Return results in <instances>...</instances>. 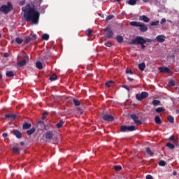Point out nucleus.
I'll return each mask as SVG.
<instances>
[{
  "mask_svg": "<svg viewBox=\"0 0 179 179\" xmlns=\"http://www.w3.org/2000/svg\"><path fill=\"white\" fill-rule=\"evenodd\" d=\"M114 169L116 170V171H120L122 168L120 166H115Z\"/></svg>",
  "mask_w": 179,
  "mask_h": 179,
  "instance_id": "79ce46f5",
  "label": "nucleus"
},
{
  "mask_svg": "<svg viewBox=\"0 0 179 179\" xmlns=\"http://www.w3.org/2000/svg\"><path fill=\"white\" fill-rule=\"evenodd\" d=\"M47 114L48 113H44L42 115V120H45L47 118Z\"/></svg>",
  "mask_w": 179,
  "mask_h": 179,
  "instance_id": "49530a36",
  "label": "nucleus"
},
{
  "mask_svg": "<svg viewBox=\"0 0 179 179\" xmlns=\"http://www.w3.org/2000/svg\"><path fill=\"white\" fill-rule=\"evenodd\" d=\"M145 152L147 154L149 155V156L153 157L155 156V153H153V152H152V150H150V148H147L145 150Z\"/></svg>",
  "mask_w": 179,
  "mask_h": 179,
  "instance_id": "412c9836",
  "label": "nucleus"
},
{
  "mask_svg": "<svg viewBox=\"0 0 179 179\" xmlns=\"http://www.w3.org/2000/svg\"><path fill=\"white\" fill-rule=\"evenodd\" d=\"M145 68H146V64H145V62H142L138 64V69H140V71H145Z\"/></svg>",
  "mask_w": 179,
  "mask_h": 179,
  "instance_id": "6ab92c4d",
  "label": "nucleus"
},
{
  "mask_svg": "<svg viewBox=\"0 0 179 179\" xmlns=\"http://www.w3.org/2000/svg\"><path fill=\"white\" fill-rule=\"evenodd\" d=\"M114 36V32L113 31L109 30L106 35L105 36V38H113V36Z\"/></svg>",
  "mask_w": 179,
  "mask_h": 179,
  "instance_id": "f3484780",
  "label": "nucleus"
},
{
  "mask_svg": "<svg viewBox=\"0 0 179 179\" xmlns=\"http://www.w3.org/2000/svg\"><path fill=\"white\" fill-rule=\"evenodd\" d=\"M2 79V74L0 73V80Z\"/></svg>",
  "mask_w": 179,
  "mask_h": 179,
  "instance_id": "0e129e2a",
  "label": "nucleus"
},
{
  "mask_svg": "<svg viewBox=\"0 0 179 179\" xmlns=\"http://www.w3.org/2000/svg\"><path fill=\"white\" fill-rule=\"evenodd\" d=\"M146 179H153V176H152V175H147Z\"/></svg>",
  "mask_w": 179,
  "mask_h": 179,
  "instance_id": "09e8293b",
  "label": "nucleus"
},
{
  "mask_svg": "<svg viewBox=\"0 0 179 179\" xmlns=\"http://www.w3.org/2000/svg\"><path fill=\"white\" fill-rule=\"evenodd\" d=\"M168 120L169 121V122H171V124H174V117L173 116L169 115Z\"/></svg>",
  "mask_w": 179,
  "mask_h": 179,
  "instance_id": "72a5a7b5",
  "label": "nucleus"
},
{
  "mask_svg": "<svg viewBox=\"0 0 179 179\" xmlns=\"http://www.w3.org/2000/svg\"><path fill=\"white\" fill-rule=\"evenodd\" d=\"M105 31H110V28L106 27L103 29Z\"/></svg>",
  "mask_w": 179,
  "mask_h": 179,
  "instance_id": "bf43d9fd",
  "label": "nucleus"
},
{
  "mask_svg": "<svg viewBox=\"0 0 179 179\" xmlns=\"http://www.w3.org/2000/svg\"><path fill=\"white\" fill-rule=\"evenodd\" d=\"M159 23H160V22L159 20H157V21L150 22V25L151 26H159Z\"/></svg>",
  "mask_w": 179,
  "mask_h": 179,
  "instance_id": "e433bc0d",
  "label": "nucleus"
},
{
  "mask_svg": "<svg viewBox=\"0 0 179 179\" xmlns=\"http://www.w3.org/2000/svg\"><path fill=\"white\" fill-rule=\"evenodd\" d=\"M20 145H21V146H24V143L21 142V143H20Z\"/></svg>",
  "mask_w": 179,
  "mask_h": 179,
  "instance_id": "680f3d73",
  "label": "nucleus"
},
{
  "mask_svg": "<svg viewBox=\"0 0 179 179\" xmlns=\"http://www.w3.org/2000/svg\"><path fill=\"white\" fill-rule=\"evenodd\" d=\"M22 10L24 12V17H25L27 22H31L34 24L38 23L40 12L36 10L34 5L27 4L22 8Z\"/></svg>",
  "mask_w": 179,
  "mask_h": 179,
  "instance_id": "f257e3e1",
  "label": "nucleus"
},
{
  "mask_svg": "<svg viewBox=\"0 0 179 179\" xmlns=\"http://www.w3.org/2000/svg\"><path fill=\"white\" fill-rule=\"evenodd\" d=\"M160 23L161 24H163V23H166V18H162Z\"/></svg>",
  "mask_w": 179,
  "mask_h": 179,
  "instance_id": "864d4df0",
  "label": "nucleus"
},
{
  "mask_svg": "<svg viewBox=\"0 0 179 179\" xmlns=\"http://www.w3.org/2000/svg\"><path fill=\"white\" fill-rule=\"evenodd\" d=\"M169 86H176V83L174 82V80H171L169 82Z\"/></svg>",
  "mask_w": 179,
  "mask_h": 179,
  "instance_id": "ea45409f",
  "label": "nucleus"
},
{
  "mask_svg": "<svg viewBox=\"0 0 179 179\" xmlns=\"http://www.w3.org/2000/svg\"><path fill=\"white\" fill-rule=\"evenodd\" d=\"M116 40L117 41V43H123L124 42V38L120 35H118L117 37H116Z\"/></svg>",
  "mask_w": 179,
  "mask_h": 179,
  "instance_id": "bb28decb",
  "label": "nucleus"
},
{
  "mask_svg": "<svg viewBox=\"0 0 179 179\" xmlns=\"http://www.w3.org/2000/svg\"><path fill=\"white\" fill-rule=\"evenodd\" d=\"M136 127L134 125L131 126H121L120 127V131L121 132H133V131H136Z\"/></svg>",
  "mask_w": 179,
  "mask_h": 179,
  "instance_id": "39448f33",
  "label": "nucleus"
},
{
  "mask_svg": "<svg viewBox=\"0 0 179 179\" xmlns=\"http://www.w3.org/2000/svg\"><path fill=\"white\" fill-rule=\"evenodd\" d=\"M154 40L158 43H164V41H166V36L164 35H158Z\"/></svg>",
  "mask_w": 179,
  "mask_h": 179,
  "instance_id": "9b49d317",
  "label": "nucleus"
},
{
  "mask_svg": "<svg viewBox=\"0 0 179 179\" xmlns=\"http://www.w3.org/2000/svg\"><path fill=\"white\" fill-rule=\"evenodd\" d=\"M57 75L53 74L50 77V80H51L52 82L54 80H57Z\"/></svg>",
  "mask_w": 179,
  "mask_h": 179,
  "instance_id": "c9c22d12",
  "label": "nucleus"
},
{
  "mask_svg": "<svg viewBox=\"0 0 179 179\" xmlns=\"http://www.w3.org/2000/svg\"><path fill=\"white\" fill-rule=\"evenodd\" d=\"M36 38H37L36 34H31L30 36L25 37L24 41L26 44H28V43H30V41H34Z\"/></svg>",
  "mask_w": 179,
  "mask_h": 179,
  "instance_id": "0eeeda50",
  "label": "nucleus"
},
{
  "mask_svg": "<svg viewBox=\"0 0 179 179\" xmlns=\"http://www.w3.org/2000/svg\"><path fill=\"white\" fill-rule=\"evenodd\" d=\"M6 76L7 78H13V76H15V73H13V71H8L6 73Z\"/></svg>",
  "mask_w": 179,
  "mask_h": 179,
  "instance_id": "a878e982",
  "label": "nucleus"
},
{
  "mask_svg": "<svg viewBox=\"0 0 179 179\" xmlns=\"http://www.w3.org/2000/svg\"><path fill=\"white\" fill-rule=\"evenodd\" d=\"M49 39H50V35H48L47 34H44L42 35V40L48 41Z\"/></svg>",
  "mask_w": 179,
  "mask_h": 179,
  "instance_id": "c756f323",
  "label": "nucleus"
},
{
  "mask_svg": "<svg viewBox=\"0 0 179 179\" xmlns=\"http://www.w3.org/2000/svg\"><path fill=\"white\" fill-rule=\"evenodd\" d=\"M13 134L18 139H20V138H22V133H20V131H19V130H14L13 131Z\"/></svg>",
  "mask_w": 179,
  "mask_h": 179,
  "instance_id": "dca6fc26",
  "label": "nucleus"
},
{
  "mask_svg": "<svg viewBox=\"0 0 179 179\" xmlns=\"http://www.w3.org/2000/svg\"><path fill=\"white\" fill-rule=\"evenodd\" d=\"M36 132V127H32L31 129H30L29 130L27 131V135H28L29 136H30V135H33V133Z\"/></svg>",
  "mask_w": 179,
  "mask_h": 179,
  "instance_id": "aec40b11",
  "label": "nucleus"
},
{
  "mask_svg": "<svg viewBox=\"0 0 179 179\" xmlns=\"http://www.w3.org/2000/svg\"><path fill=\"white\" fill-rule=\"evenodd\" d=\"M116 2H118V3H120V2H121V0H116Z\"/></svg>",
  "mask_w": 179,
  "mask_h": 179,
  "instance_id": "69168bd1",
  "label": "nucleus"
},
{
  "mask_svg": "<svg viewBox=\"0 0 179 179\" xmlns=\"http://www.w3.org/2000/svg\"><path fill=\"white\" fill-rule=\"evenodd\" d=\"M31 128V124L24 123L23 124V129H30Z\"/></svg>",
  "mask_w": 179,
  "mask_h": 179,
  "instance_id": "393cba45",
  "label": "nucleus"
},
{
  "mask_svg": "<svg viewBox=\"0 0 179 179\" xmlns=\"http://www.w3.org/2000/svg\"><path fill=\"white\" fill-rule=\"evenodd\" d=\"M139 38H140V40L142 41V42H141V43L142 44V43H152V42H153V43H155V41H156V40H152V39H150V38H146V39H145L143 37H142V36H138Z\"/></svg>",
  "mask_w": 179,
  "mask_h": 179,
  "instance_id": "4468645a",
  "label": "nucleus"
},
{
  "mask_svg": "<svg viewBox=\"0 0 179 179\" xmlns=\"http://www.w3.org/2000/svg\"><path fill=\"white\" fill-rule=\"evenodd\" d=\"M174 139H176V137H174V136H171V137H169V141H174Z\"/></svg>",
  "mask_w": 179,
  "mask_h": 179,
  "instance_id": "603ef678",
  "label": "nucleus"
},
{
  "mask_svg": "<svg viewBox=\"0 0 179 179\" xmlns=\"http://www.w3.org/2000/svg\"><path fill=\"white\" fill-rule=\"evenodd\" d=\"M155 124H157V125H160V124H162V120L160 119V117L155 116Z\"/></svg>",
  "mask_w": 179,
  "mask_h": 179,
  "instance_id": "4be33fe9",
  "label": "nucleus"
},
{
  "mask_svg": "<svg viewBox=\"0 0 179 179\" xmlns=\"http://www.w3.org/2000/svg\"><path fill=\"white\" fill-rule=\"evenodd\" d=\"M126 73H129L130 75H134V72L132 71V70H129V69H127L126 70Z\"/></svg>",
  "mask_w": 179,
  "mask_h": 179,
  "instance_id": "a18cd8bd",
  "label": "nucleus"
},
{
  "mask_svg": "<svg viewBox=\"0 0 179 179\" xmlns=\"http://www.w3.org/2000/svg\"><path fill=\"white\" fill-rule=\"evenodd\" d=\"M45 139H48V141H51V139H52V138H54V132L52 131H47L45 134Z\"/></svg>",
  "mask_w": 179,
  "mask_h": 179,
  "instance_id": "f8f14e48",
  "label": "nucleus"
},
{
  "mask_svg": "<svg viewBox=\"0 0 179 179\" xmlns=\"http://www.w3.org/2000/svg\"><path fill=\"white\" fill-rule=\"evenodd\" d=\"M2 136H3V138H6L8 136V134L7 133H3Z\"/></svg>",
  "mask_w": 179,
  "mask_h": 179,
  "instance_id": "6e6d98bb",
  "label": "nucleus"
},
{
  "mask_svg": "<svg viewBox=\"0 0 179 179\" xmlns=\"http://www.w3.org/2000/svg\"><path fill=\"white\" fill-rule=\"evenodd\" d=\"M114 17V15H108L106 18V22H108V20H111Z\"/></svg>",
  "mask_w": 179,
  "mask_h": 179,
  "instance_id": "4c0bfd02",
  "label": "nucleus"
},
{
  "mask_svg": "<svg viewBox=\"0 0 179 179\" xmlns=\"http://www.w3.org/2000/svg\"><path fill=\"white\" fill-rule=\"evenodd\" d=\"M159 166H161L162 167H164V166H166V162L164 160H161L159 162Z\"/></svg>",
  "mask_w": 179,
  "mask_h": 179,
  "instance_id": "58836bf2",
  "label": "nucleus"
},
{
  "mask_svg": "<svg viewBox=\"0 0 179 179\" xmlns=\"http://www.w3.org/2000/svg\"><path fill=\"white\" fill-rule=\"evenodd\" d=\"M142 43V41H141V38L139 36H137L135 39L132 40L131 42H129V44H134L137 45H141V48L144 50V48H146V44L145 43Z\"/></svg>",
  "mask_w": 179,
  "mask_h": 179,
  "instance_id": "20e7f679",
  "label": "nucleus"
},
{
  "mask_svg": "<svg viewBox=\"0 0 179 179\" xmlns=\"http://www.w3.org/2000/svg\"><path fill=\"white\" fill-rule=\"evenodd\" d=\"M156 113H163L164 111V108L163 107H159L155 109Z\"/></svg>",
  "mask_w": 179,
  "mask_h": 179,
  "instance_id": "473e14b6",
  "label": "nucleus"
},
{
  "mask_svg": "<svg viewBox=\"0 0 179 179\" xmlns=\"http://www.w3.org/2000/svg\"><path fill=\"white\" fill-rule=\"evenodd\" d=\"M62 125H64V121L60 120L59 123L56 124L57 128H62Z\"/></svg>",
  "mask_w": 179,
  "mask_h": 179,
  "instance_id": "f704fd0d",
  "label": "nucleus"
},
{
  "mask_svg": "<svg viewBox=\"0 0 179 179\" xmlns=\"http://www.w3.org/2000/svg\"><path fill=\"white\" fill-rule=\"evenodd\" d=\"M13 152H19V148L14 147V148H13Z\"/></svg>",
  "mask_w": 179,
  "mask_h": 179,
  "instance_id": "3c124183",
  "label": "nucleus"
},
{
  "mask_svg": "<svg viewBox=\"0 0 179 179\" xmlns=\"http://www.w3.org/2000/svg\"><path fill=\"white\" fill-rule=\"evenodd\" d=\"M13 9V6L10 2H8V5H3L0 7V12H3L5 15H8L10 10Z\"/></svg>",
  "mask_w": 179,
  "mask_h": 179,
  "instance_id": "7ed1b4c3",
  "label": "nucleus"
},
{
  "mask_svg": "<svg viewBox=\"0 0 179 179\" xmlns=\"http://www.w3.org/2000/svg\"><path fill=\"white\" fill-rule=\"evenodd\" d=\"M152 104L154 105V106H160V104H161V102H160V101L159 100H154V101H152Z\"/></svg>",
  "mask_w": 179,
  "mask_h": 179,
  "instance_id": "2f4dec72",
  "label": "nucleus"
},
{
  "mask_svg": "<svg viewBox=\"0 0 179 179\" xmlns=\"http://www.w3.org/2000/svg\"><path fill=\"white\" fill-rule=\"evenodd\" d=\"M27 61H29V56H24L23 59L21 62H18L17 65H18V66H24Z\"/></svg>",
  "mask_w": 179,
  "mask_h": 179,
  "instance_id": "1a4fd4ad",
  "label": "nucleus"
},
{
  "mask_svg": "<svg viewBox=\"0 0 179 179\" xmlns=\"http://www.w3.org/2000/svg\"><path fill=\"white\" fill-rule=\"evenodd\" d=\"M105 45L106 47H111L113 45V44L110 42L108 41V42L105 43Z\"/></svg>",
  "mask_w": 179,
  "mask_h": 179,
  "instance_id": "c03bdc74",
  "label": "nucleus"
},
{
  "mask_svg": "<svg viewBox=\"0 0 179 179\" xmlns=\"http://www.w3.org/2000/svg\"><path fill=\"white\" fill-rule=\"evenodd\" d=\"M176 174H177V171H175L173 172V176H176Z\"/></svg>",
  "mask_w": 179,
  "mask_h": 179,
  "instance_id": "052dcab7",
  "label": "nucleus"
},
{
  "mask_svg": "<svg viewBox=\"0 0 179 179\" xmlns=\"http://www.w3.org/2000/svg\"><path fill=\"white\" fill-rule=\"evenodd\" d=\"M130 117L131 118V120H133V121L135 122V124H136L137 125H139L141 124H142V122L141 120H138V117L136 116V115L135 114H131L130 115Z\"/></svg>",
  "mask_w": 179,
  "mask_h": 179,
  "instance_id": "6e6552de",
  "label": "nucleus"
},
{
  "mask_svg": "<svg viewBox=\"0 0 179 179\" xmlns=\"http://www.w3.org/2000/svg\"><path fill=\"white\" fill-rule=\"evenodd\" d=\"M113 83H114V82L113 81H108L106 83V86H107V87H110V86H111V85H113Z\"/></svg>",
  "mask_w": 179,
  "mask_h": 179,
  "instance_id": "a19ab883",
  "label": "nucleus"
},
{
  "mask_svg": "<svg viewBox=\"0 0 179 179\" xmlns=\"http://www.w3.org/2000/svg\"><path fill=\"white\" fill-rule=\"evenodd\" d=\"M130 26H133V27H139V30L141 31V33L148 31V26H146V24H145L143 22L132 21L130 22Z\"/></svg>",
  "mask_w": 179,
  "mask_h": 179,
  "instance_id": "f03ea898",
  "label": "nucleus"
},
{
  "mask_svg": "<svg viewBox=\"0 0 179 179\" xmlns=\"http://www.w3.org/2000/svg\"><path fill=\"white\" fill-rule=\"evenodd\" d=\"M139 20L144 22L145 23H149V22H150V18L146 15H141L139 17Z\"/></svg>",
  "mask_w": 179,
  "mask_h": 179,
  "instance_id": "2eb2a0df",
  "label": "nucleus"
},
{
  "mask_svg": "<svg viewBox=\"0 0 179 179\" xmlns=\"http://www.w3.org/2000/svg\"><path fill=\"white\" fill-rule=\"evenodd\" d=\"M148 97H149V93L147 92H142L141 94H136V99L138 101H142V100L148 99Z\"/></svg>",
  "mask_w": 179,
  "mask_h": 179,
  "instance_id": "423d86ee",
  "label": "nucleus"
},
{
  "mask_svg": "<svg viewBox=\"0 0 179 179\" xmlns=\"http://www.w3.org/2000/svg\"><path fill=\"white\" fill-rule=\"evenodd\" d=\"M92 33H93V31L92 29H88L87 36L92 37Z\"/></svg>",
  "mask_w": 179,
  "mask_h": 179,
  "instance_id": "37998d69",
  "label": "nucleus"
},
{
  "mask_svg": "<svg viewBox=\"0 0 179 179\" xmlns=\"http://www.w3.org/2000/svg\"><path fill=\"white\" fill-rule=\"evenodd\" d=\"M159 71L161 73H171V70L169 67H159Z\"/></svg>",
  "mask_w": 179,
  "mask_h": 179,
  "instance_id": "9d476101",
  "label": "nucleus"
},
{
  "mask_svg": "<svg viewBox=\"0 0 179 179\" xmlns=\"http://www.w3.org/2000/svg\"><path fill=\"white\" fill-rule=\"evenodd\" d=\"M143 2H145V3L149 2V0H143Z\"/></svg>",
  "mask_w": 179,
  "mask_h": 179,
  "instance_id": "e2e57ef3",
  "label": "nucleus"
},
{
  "mask_svg": "<svg viewBox=\"0 0 179 179\" xmlns=\"http://www.w3.org/2000/svg\"><path fill=\"white\" fill-rule=\"evenodd\" d=\"M4 57H8V55L6 53V54L4 55Z\"/></svg>",
  "mask_w": 179,
  "mask_h": 179,
  "instance_id": "774afa93",
  "label": "nucleus"
},
{
  "mask_svg": "<svg viewBox=\"0 0 179 179\" xmlns=\"http://www.w3.org/2000/svg\"><path fill=\"white\" fill-rule=\"evenodd\" d=\"M102 118L103 120H104V121H108V122L114 121V116L111 115H104L102 117Z\"/></svg>",
  "mask_w": 179,
  "mask_h": 179,
  "instance_id": "ddd939ff",
  "label": "nucleus"
},
{
  "mask_svg": "<svg viewBox=\"0 0 179 179\" xmlns=\"http://www.w3.org/2000/svg\"><path fill=\"white\" fill-rule=\"evenodd\" d=\"M20 6H22V5H24V1H22L20 2Z\"/></svg>",
  "mask_w": 179,
  "mask_h": 179,
  "instance_id": "13d9d810",
  "label": "nucleus"
},
{
  "mask_svg": "<svg viewBox=\"0 0 179 179\" xmlns=\"http://www.w3.org/2000/svg\"><path fill=\"white\" fill-rule=\"evenodd\" d=\"M36 66L38 69H43V63L41 62H37Z\"/></svg>",
  "mask_w": 179,
  "mask_h": 179,
  "instance_id": "c85d7f7f",
  "label": "nucleus"
},
{
  "mask_svg": "<svg viewBox=\"0 0 179 179\" xmlns=\"http://www.w3.org/2000/svg\"><path fill=\"white\" fill-rule=\"evenodd\" d=\"M173 143H175L176 145H177V143H178V138H174Z\"/></svg>",
  "mask_w": 179,
  "mask_h": 179,
  "instance_id": "8fccbe9b",
  "label": "nucleus"
},
{
  "mask_svg": "<svg viewBox=\"0 0 179 179\" xmlns=\"http://www.w3.org/2000/svg\"><path fill=\"white\" fill-rule=\"evenodd\" d=\"M41 13H45V8H41Z\"/></svg>",
  "mask_w": 179,
  "mask_h": 179,
  "instance_id": "5fc2aeb1",
  "label": "nucleus"
},
{
  "mask_svg": "<svg viewBox=\"0 0 179 179\" xmlns=\"http://www.w3.org/2000/svg\"><path fill=\"white\" fill-rule=\"evenodd\" d=\"M136 2H138V0H129L128 1H127V3L131 6H134V5H136Z\"/></svg>",
  "mask_w": 179,
  "mask_h": 179,
  "instance_id": "5701e85b",
  "label": "nucleus"
},
{
  "mask_svg": "<svg viewBox=\"0 0 179 179\" xmlns=\"http://www.w3.org/2000/svg\"><path fill=\"white\" fill-rule=\"evenodd\" d=\"M15 42L17 44H22L23 43V39L20 38V37L15 38Z\"/></svg>",
  "mask_w": 179,
  "mask_h": 179,
  "instance_id": "7c9ffc66",
  "label": "nucleus"
},
{
  "mask_svg": "<svg viewBox=\"0 0 179 179\" xmlns=\"http://www.w3.org/2000/svg\"><path fill=\"white\" fill-rule=\"evenodd\" d=\"M122 87H124V89H126V90H128V92H129L130 90L129 87L128 85H123Z\"/></svg>",
  "mask_w": 179,
  "mask_h": 179,
  "instance_id": "de8ad7c7",
  "label": "nucleus"
},
{
  "mask_svg": "<svg viewBox=\"0 0 179 179\" xmlns=\"http://www.w3.org/2000/svg\"><path fill=\"white\" fill-rule=\"evenodd\" d=\"M127 79H128V80H129V82H133L134 81V79L131 78V77H128Z\"/></svg>",
  "mask_w": 179,
  "mask_h": 179,
  "instance_id": "4d7b16f0",
  "label": "nucleus"
},
{
  "mask_svg": "<svg viewBox=\"0 0 179 179\" xmlns=\"http://www.w3.org/2000/svg\"><path fill=\"white\" fill-rule=\"evenodd\" d=\"M166 146L167 148H169V149H171V150H173V149H174L176 148V146L173 144H172L171 143H167L166 144Z\"/></svg>",
  "mask_w": 179,
  "mask_h": 179,
  "instance_id": "cd10ccee",
  "label": "nucleus"
},
{
  "mask_svg": "<svg viewBox=\"0 0 179 179\" xmlns=\"http://www.w3.org/2000/svg\"><path fill=\"white\" fill-rule=\"evenodd\" d=\"M5 118H8V120H16V115L6 114Z\"/></svg>",
  "mask_w": 179,
  "mask_h": 179,
  "instance_id": "a211bd4d",
  "label": "nucleus"
},
{
  "mask_svg": "<svg viewBox=\"0 0 179 179\" xmlns=\"http://www.w3.org/2000/svg\"><path fill=\"white\" fill-rule=\"evenodd\" d=\"M73 103L74 106H76V107H78L80 105V101H79L76 99H73Z\"/></svg>",
  "mask_w": 179,
  "mask_h": 179,
  "instance_id": "b1692460",
  "label": "nucleus"
},
{
  "mask_svg": "<svg viewBox=\"0 0 179 179\" xmlns=\"http://www.w3.org/2000/svg\"><path fill=\"white\" fill-rule=\"evenodd\" d=\"M77 110H78V111H80L81 109H80V108H78Z\"/></svg>",
  "mask_w": 179,
  "mask_h": 179,
  "instance_id": "338daca9",
  "label": "nucleus"
}]
</instances>
